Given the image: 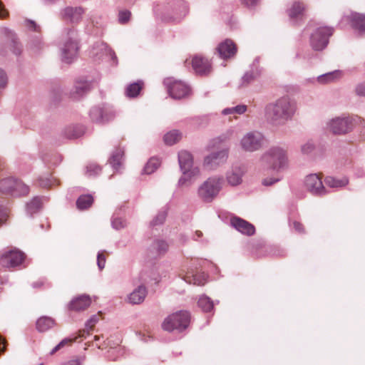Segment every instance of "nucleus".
Here are the masks:
<instances>
[{"label":"nucleus","mask_w":365,"mask_h":365,"mask_svg":"<svg viewBox=\"0 0 365 365\" xmlns=\"http://www.w3.org/2000/svg\"><path fill=\"white\" fill-rule=\"evenodd\" d=\"M181 138V133L177 130H173L167 133L164 135V141L167 145H172L180 140Z\"/></svg>","instance_id":"58836bf2"},{"label":"nucleus","mask_w":365,"mask_h":365,"mask_svg":"<svg viewBox=\"0 0 365 365\" xmlns=\"http://www.w3.org/2000/svg\"><path fill=\"white\" fill-rule=\"evenodd\" d=\"M293 227L294 230L299 233H304V229L302 223L297 221L293 222Z\"/></svg>","instance_id":"4d7b16f0"},{"label":"nucleus","mask_w":365,"mask_h":365,"mask_svg":"<svg viewBox=\"0 0 365 365\" xmlns=\"http://www.w3.org/2000/svg\"><path fill=\"white\" fill-rule=\"evenodd\" d=\"M304 7L303 4L300 2H294L292 7L288 10V14L290 19H294L299 16Z\"/></svg>","instance_id":"a19ab883"},{"label":"nucleus","mask_w":365,"mask_h":365,"mask_svg":"<svg viewBox=\"0 0 365 365\" xmlns=\"http://www.w3.org/2000/svg\"><path fill=\"white\" fill-rule=\"evenodd\" d=\"M247 107L245 105H237L233 107L234 114H243L247 111Z\"/></svg>","instance_id":"603ef678"},{"label":"nucleus","mask_w":365,"mask_h":365,"mask_svg":"<svg viewBox=\"0 0 365 365\" xmlns=\"http://www.w3.org/2000/svg\"><path fill=\"white\" fill-rule=\"evenodd\" d=\"M91 304L89 295L82 294L73 299L69 304V309L73 311H82L87 309Z\"/></svg>","instance_id":"393cba45"},{"label":"nucleus","mask_w":365,"mask_h":365,"mask_svg":"<svg viewBox=\"0 0 365 365\" xmlns=\"http://www.w3.org/2000/svg\"><path fill=\"white\" fill-rule=\"evenodd\" d=\"M26 26L28 27L29 29H30L31 31H39V29H40L39 26H38L34 21L26 20Z\"/></svg>","instance_id":"864d4df0"},{"label":"nucleus","mask_w":365,"mask_h":365,"mask_svg":"<svg viewBox=\"0 0 365 365\" xmlns=\"http://www.w3.org/2000/svg\"><path fill=\"white\" fill-rule=\"evenodd\" d=\"M63 35L61 58L63 62L70 63L76 58L79 48L77 34L73 29H66Z\"/></svg>","instance_id":"20e7f679"},{"label":"nucleus","mask_w":365,"mask_h":365,"mask_svg":"<svg viewBox=\"0 0 365 365\" xmlns=\"http://www.w3.org/2000/svg\"><path fill=\"white\" fill-rule=\"evenodd\" d=\"M24 259V254L18 250H11L4 252L0 257V264L4 267H14Z\"/></svg>","instance_id":"f3484780"},{"label":"nucleus","mask_w":365,"mask_h":365,"mask_svg":"<svg viewBox=\"0 0 365 365\" xmlns=\"http://www.w3.org/2000/svg\"><path fill=\"white\" fill-rule=\"evenodd\" d=\"M188 12L187 3L183 0H167L163 19L166 21L178 22L182 20Z\"/></svg>","instance_id":"423d86ee"},{"label":"nucleus","mask_w":365,"mask_h":365,"mask_svg":"<svg viewBox=\"0 0 365 365\" xmlns=\"http://www.w3.org/2000/svg\"><path fill=\"white\" fill-rule=\"evenodd\" d=\"M183 279L188 284H193L198 286L204 285L207 280V274L205 273L185 276Z\"/></svg>","instance_id":"72a5a7b5"},{"label":"nucleus","mask_w":365,"mask_h":365,"mask_svg":"<svg viewBox=\"0 0 365 365\" xmlns=\"http://www.w3.org/2000/svg\"><path fill=\"white\" fill-rule=\"evenodd\" d=\"M197 303L198 306L202 309L203 312H208L212 311L213 309V302L210 298L205 295L201 296Z\"/></svg>","instance_id":"ea45409f"},{"label":"nucleus","mask_w":365,"mask_h":365,"mask_svg":"<svg viewBox=\"0 0 365 365\" xmlns=\"http://www.w3.org/2000/svg\"><path fill=\"white\" fill-rule=\"evenodd\" d=\"M143 83L142 81H138L128 85L125 91L126 96L128 98H135L138 96L143 88Z\"/></svg>","instance_id":"c9c22d12"},{"label":"nucleus","mask_w":365,"mask_h":365,"mask_svg":"<svg viewBox=\"0 0 365 365\" xmlns=\"http://www.w3.org/2000/svg\"><path fill=\"white\" fill-rule=\"evenodd\" d=\"M2 32L9 38L6 43V46L9 47L14 55L19 56L22 51V46L15 38L13 32L7 28L2 29Z\"/></svg>","instance_id":"bb28decb"},{"label":"nucleus","mask_w":365,"mask_h":365,"mask_svg":"<svg viewBox=\"0 0 365 365\" xmlns=\"http://www.w3.org/2000/svg\"><path fill=\"white\" fill-rule=\"evenodd\" d=\"M262 167L267 170L281 171L287 168V152L282 148L273 146L267 150L260 158Z\"/></svg>","instance_id":"f03ea898"},{"label":"nucleus","mask_w":365,"mask_h":365,"mask_svg":"<svg viewBox=\"0 0 365 365\" xmlns=\"http://www.w3.org/2000/svg\"><path fill=\"white\" fill-rule=\"evenodd\" d=\"M258 63V58H255L250 67V69L246 71L241 78L240 87H247L260 76L262 70L259 67Z\"/></svg>","instance_id":"aec40b11"},{"label":"nucleus","mask_w":365,"mask_h":365,"mask_svg":"<svg viewBox=\"0 0 365 365\" xmlns=\"http://www.w3.org/2000/svg\"><path fill=\"white\" fill-rule=\"evenodd\" d=\"M224 178L213 175L205 180L197 189V196L204 202H211L222 188Z\"/></svg>","instance_id":"7ed1b4c3"},{"label":"nucleus","mask_w":365,"mask_h":365,"mask_svg":"<svg viewBox=\"0 0 365 365\" xmlns=\"http://www.w3.org/2000/svg\"><path fill=\"white\" fill-rule=\"evenodd\" d=\"M324 183L330 188L339 189L348 185L349 180L346 177L338 178L333 176H327L324 179Z\"/></svg>","instance_id":"c85d7f7f"},{"label":"nucleus","mask_w":365,"mask_h":365,"mask_svg":"<svg viewBox=\"0 0 365 365\" xmlns=\"http://www.w3.org/2000/svg\"><path fill=\"white\" fill-rule=\"evenodd\" d=\"M84 13L85 9L81 6H67L61 11L60 15L62 19L77 24L81 21Z\"/></svg>","instance_id":"a211bd4d"},{"label":"nucleus","mask_w":365,"mask_h":365,"mask_svg":"<svg viewBox=\"0 0 365 365\" xmlns=\"http://www.w3.org/2000/svg\"><path fill=\"white\" fill-rule=\"evenodd\" d=\"M7 217V212L5 209L0 207V224L3 223Z\"/></svg>","instance_id":"680f3d73"},{"label":"nucleus","mask_w":365,"mask_h":365,"mask_svg":"<svg viewBox=\"0 0 365 365\" xmlns=\"http://www.w3.org/2000/svg\"><path fill=\"white\" fill-rule=\"evenodd\" d=\"M334 28L323 26L317 28L310 36V45L315 51H322L328 43L329 38L333 34Z\"/></svg>","instance_id":"9d476101"},{"label":"nucleus","mask_w":365,"mask_h":365,"mask_svg":"<svg viewBox=\"0 0 365 365\" xmlns=\"http://www.w3.org/2000/svg\"><path fill=\"white\" fill-rule=\"evenodd\" d=\"M168 242L162 239H155L148 247V252L153 257H158L164 255L168 250Z\"/></svg>","instance_id":"4be33fe9"},{"label":"nucleus","mask_w":365,"mask_h":365,"mask_svg":"<svg viewBox=\"0 0 365 365\" xmlns=\"http://www.w3.org/2000/svg\"><path fill=\"white\" fill-rule=\"evenodd\" d=\"M305 187L312 195L324 196L329 192L317 174L307 175L304 181Z\"/></svg>","instance_id":"4468645a"},{"label":"nucleus","mask_w":365,"mask_h":365,"mask_svg":"<svg viewBox=\"0 0 365 365\" xmlns=\"http://www.w3.org/2000/svg\"><path fill=\"white\" fill-rule=\"evenodd\" d=\"M147 294L146 287L140 285L128 295V302L132 304H139L144 301Z\"/></svg>","instance_id":"cd10ccee"},{"label":"nucleus","mask_w":365,"mask_h":365,"mask_svg":"<svg viewBox=\"0 0 365 365\" xmlns=\"http://www.w3.org/2000/svg\"><path fill=\"white\" fill-rule=\"evenodd\" d=\"M230 225L242 235L252 236L255 233V226L240 217H232L230 218Z\"/></svg>","instance_id":"6ab92c4d"},{"label":"nucleus","mask_w":365,"mask_h":365,"mask_svg":"<svg viewBox=\"0 0 365 365\" xmlns=\"http://www.w3.org/2000/svg\"><path fill=\"white\" fill-rule=\"evenodd\" d=\"M7 83V76L5 72L0 68V88H4Z\"/></svg>","instance_id":"5fc2aeb1"},{"label":"nucleus","mask_w":365,"mask_h":365,"mask_svg":"<svg viewBox=\"0 0 365 365\" xmlns=\"http://www.w3.org/2000/svg\"><path fill=\"white\" fill-rule=\"evenodd\" d=\"M328 128L334 134L342 135L348 133L354 128L353 119L349 116L332 118L328 123Z\"/></svg>","instance_id":"f8f14e48"},{"label":"nucleus","mask_w":365,"mask_h":365,"mask_svg":"<svg viewBox=\"0 0 365 365\" xmlns=\"http://www.w3.org/2000/svg\"><path fill=\"white\" fill-rule=\"evenodd\" d=\"M131 13L128 10L121 11L118 14V21L120 24H126L130 18Z\"/></svg>","instance_id":"49530a36"},{"label":"nucleus","mask_w":365,"mask_h":365,"mask_svg":"<svg viewBox=\"0 0 365 365\" xmlns=\"http://www.w3.org/2000/svg\"><path fill=\"white\" fill-rule=\"evenodd\" d=\"M242 1L249 7H254L257 5L259 0H242Z\"/></svg>","instance_id":"052dcab7"},{"label":"nucleus","mask_w":365,"mask_h":365,"mask_svg":"<svg viewBox=\"0 0 365 365\" xmlns=\"http://www.w3.org/2000/svg\"><path fill=\"white\" fill-rule=\"evenodd\" d=\"M97 264L100 270H102L105 267L106 257L101 252L98 253Z\"/></svg>","instance_id":"8fccbe9b"},{"label":"nucleus","mask_w":365,"mask_h":365,"mask_svg":"<svg viewBox=\"0 0 365 365\" xmlns=\"http://www.w3.org/2000/svg\"><path fill=\"white\" fill-rule=\"evenodd\" d=\"M202 235V233L201 231H196L195 232V236H194V239L197 240L198 238H200Z\"/></svg>","instance_id":"774afa93"},{"label":"nucleus","mask_w":365,"mask_h":365,"mask_svg":"<svg viewBox=\"0 0 365 365\" xmlns=\"http://www.w3.org/2000/svg\"><path fill=\"white\" fill-rule=\"evenodd\" d=\"M101 171V168L96 163H89L86 166V174L92 177L98 175Z\"/></svg>","instance_id":"a18cd8bd"},{"label":"nucleus","mask_w":365,"mask_h":365,"mask_svg":"<svg viewBox=\"0 0 365 365\" xmlns=\"http://www.w3.org/2000/svg\"><path fill=\"white\" fill-rule=\"evenodd\" d=\"M348 21L354 33L359 36L365 35V14L351 12L343 17L342 21Z\"/></svg>","instance_id":"dca6fc26"},{"label":"nucleus","mask_w":365,"mask_h":365,"mask_svg":"<svg viewBox=\"0 0 365 365\" xmlns=\"http://www.w3.org/2000/svg\"><path fill=\"white\" fill-rule=\"evenodd\" d=\"M98 317L97 315H93L91 318L87 320L86 322V327L87 329H91L98 322Z\"/></svg>","instance_id":"3c124183"},{"label":"nucleus","mask_w":365,"mask_h":365,"mask_svg":"<svg viewBox=\"0 0 365 365\" xmlns=\"http://www.w3.org/2000/svg\"><path fill=\"white\" fill-rule=\"evenodd\" d=\"M341 76V72L339 70H335L319 76L317 81L321 84H326L334 82V81L340 78Z\"/></svg>","instance_id":"c756f323"},{"label":"nucleus","mask_w":365,"mask_h":365,"mask_svg":"<svg viewBox=\"0 0 365 365\" xmlns=\"http://www.w3.org/2000/svg\"><path fill=\"white\" fill-rule=\"evenodd\" d=\"M164 84L171 98L181 99L187 96L190 92L188 86L180 81H175L171 78L164 80Z\"/></svg>","instance_id":"9b49d317"},{"label":"nucleus","mask_w":365,"mask_h":365,"mask_svg":"<svg viewBox=\"0 0 365 365\" xmlns=\"http://www.w3.org/2000/svg\"><path fill=\"white\" fill-rule=\"evenodd\" d=\"M243 175L244 170L242 167L234 166L226 174L227 181L232 186L238 185L242 181Z\"/></svg>","instance_id":"a878e982"},{"label":"nucleus","mask_w":365,"mask_h":365,"mask_svg":"<svg viewBox=\"0 0 365 365\" xmlns=\"http://www.w3.org/2000/svg\"><path fill=\"white\" fill-rule=\"evenodd\" d=\"M81 362L79 359L70 360L62 365H81Z\"/></svg>","instance_id":"0e129e2a"},{"label":"nucleus","mask_w":365,"mask_h":365,"mask_svg":"<svg viewBox=\"0 0 365 365\" xmlns=\"http://www.w3.org/2000/svg\"><path fill=\"white\" fill-rule=\"evenodd\" d=\"M6 343L4 339L0 335V354L5 350Z\"/></svg>","instance_id":"69168bd1"},{"label":"nucleus","mask_w":365,"mask_h":365,"mask_svg":"<svg viewBox=\"0 0 365 365\" xmlns=\"http://www.w3.org/2000/svg\"><path fill=\"white\" fill-rule=\"evenodd\" d=\"M297 109L296 101L289 96H285L265 106L264 117L271 125L283 126L292 120Z\"/></svg>","instance_id":"f257e3e1"},{"label":"nucleus","mask_w":365,"mask_h":365,"mask_svg":"<svg viewBox=\"0 0 365 365\" xmlns=\"http://www.w3.org/2000/svg\"><path fill=\"white\" fill-rule=\"evenodd\" d=\"M278 181H279V179H277V178H266V179L263 180L262 184L264 186H269V185L274 184L275 182H277Z\"/></svg>","instance_id":"13d9d810"},{"label":"nucleus","mask_w":365,"mask_h":365,"mask_svg":"<svg viewBox=\"0 0 365 365\" xmlns=\"http://www.w3.org/2000/svg\"><path fill=\"white\" fill-rule=\"evenodd\" d=\"M89 56L94 61L110 59L115 66L118 64V59L115 52L103 41H97L92 46L89 51Z\"/></svg>","instance_id":"1a4fd4ad"},{"label":"nucleus","mask_w":365,"mask_h":365,"mask_svg":"<svg viewBox=\"0 0 365 365\" xmlns=\"http://www.w3.org/2000/svg\"><path fill=\"white\" fill-rule=\"evenodd\" d=\"M64 135L67 138L73 139L76 138L79 136V134L72 128H68L65 130Z\"/></svg>","instance_id":"09e8293b"},{"label":"nucleus","mask_w":365,"mask_h":365,"mask_svg":"<svg viewBox=\"0 0 365 365\" xmlns=\"http://www.w3.org/2000/svg\"><path fill=\"white\" fill-rule=\"evenodd\" d=\"M160 164V162L159 159H158L156 158H151L148 161L146 165H145L143 170V173L147 174V175L152 174L158 169Z\"/></svg>","instance_id":"4c0bfd02"},{"label":"nucleus","mask_w":365,"mask_h":365,"mask_svg":"<svg viewBox=\"0 0 365 365\" xmlns=\"http://www.w3.org/2000/svg\"><path fill=\"white\" fill-rule=\"evenodd\" d=\"M316 148L315 144L312 140H308L301 145V153L304 155H312Z\"/></svg>","instance_id":"79ce46f5"},{"label":"nucleus","mask_w":365,"mask_h":365,"mask_svg":"<svg viewBox=\"0 0 365 365\" xmlns=\"http://www.w3.org/2000/svg\"><path fill=\"white\" fill-rule=\"evenodd\" d=\"M167 217V211L165 210H162L159 211L157 215L154 217V219L151 221V226H156L162 225Z\"/></svg>","instance_id":"37998d69"},{"label":"nucleus","mask_w":365,"mask_h":365,"mask_svg":"<svg viewBox=\"0 0 365 365\" xmlns=\"http://www.w3.org/2000/svg\"><path fill=\"white\" fill-rule=\"evenodd\" d=\"M192 66L195 72L198 75H207L211 71V65L207 58L195 56L192 60Z\"/></svg>","instance_id":"b1692460"},{"label":"nucleus","mask_w":365,"mask_h":365,"mask_svg":"<svg viewBox=\"0 0 365 365\" xmlns=\"http://www.w3.org/2000/svg\"><path fill=\"white\" fill-rule=\"evenodd\" d=\"M72 342L71 339L66 338L63 339L61 341H60L51 351V354H53L57 351H58L61 347L64 346L65 345Z\"/></svg>","instance_id":"de8ad7c7"},{"label":"nucleus","mask_w":365,"mask_h":365,"mask_svg":"<svg viewBox=\"0 0 365 365\" xmlns=\"http://www.w3.org/2000/svg\"><path fill=\"white\" fill-rule=\"evenodd\" d=\"M178 163L183 175L178 180L180 186L183 185L188 179L200 175V169L197 166L194 165L193 158L190 153L186 150L180 151L178 153Z\"/></svg>","instance_id":"39448f33"},{"label":"nucleus","mask_w":365,"mask_h":365,"mask_svg":"<svg viewBox=\"0 0 365 365\" xmlns=\"http://www.w3.org/2000/svg\"><path fill=\"white\" fill-rule=\"evenodd\" d=\"M8 16V11L5 9L2 2L0 1V18L3 19Z\"/></svg>","instance_id":"e2e57ef3"},{"label":"nucleus","mask_w":365,"mask_h":365,"mask_svg":"<svg viewBox=\"0 0 365 365\" xmlns=\"http://www.w3.org/2000/svg\"><path fill=\"white\" fill-rule=\"evenodd\" d=\"M38 182L40 187L43 188H51L58 184V181L54 177L50 175L41 176Z\"/></svg>","instance_id":"f704fd0d"},{"label":"nucleus","mask_w":365,"mask_h":365,"mask_svg":"<svg viewBox=\"0 0 365 365\" xmlns=\"http://www.w3.org/2000/svg\"><path fill=\"white\" fill-rule=\"evenodd\" d=\"M42 206V198L36 196L26 205V210L28 215L32 216L34 214L38 212Z\"/></svg>","instance_id":"2f4dec72"},{"label":"nucleus","mask_w":365,"mask_h":365,"mask_svg":"<svg viewBox=\"0 0 365 365\" xmlns=\"http://www.w3.org/2000/svg\"><path fill=\"white\" fill-rule=\"evenodd\" d=\"M356 93L358 96H365V82L359 83L356 86Z\"/></svg>","instance_id":"6e6d98bb"},{"label":"nucleus","mask_w":365,"mask_h":365,"mask_svg":"<svg viewBox=\"0 0 365 365\" xmlns=\"http://www.w3.org/2000/svg\"><path fill=\"white\" fill-rule=\"evenodd\" d=\"M111 226L113 229L119 230L126 227V222L121 217L113 215L111 219Z\"/></svg>","instance_id":"c03bdc74"},{"label":"nucleus","mask_w":365,"mask_h":365,"mask_svg":"<svg viewBox=\"0 0 365 365\" xmlns=\"http://www.w3.org/2000/svg\"><path fill=\"white\" fill-rule=\"evenodd\" d=\"M265 142L264 135L259 131L252 130L246 133L240 141L242 150L253 153L261 149Z\"/></svg>","instance_id":"6e6552de"},{"label":"nucleus","mask_w":365,"mask_h":365,"mask_svg":"<svg viewBox=\"0 0 365 365\" xmlns=\"http://www.w3.org/2000/svg\"><path fill=\"white\" fill-rule=\"evenodd\" d=\"M228 154L229 150L227 148L212 152L205 157L203 165L209 170H214L227 161Z\"/></svg>","instance_id":"ddd939ff"},{"label":"nucleus","mask_w":365,"mask_h":365,"mask_svg":"<svg viewBox=\"0 0 365 365\" xmlns=\"http://www.w3.org/2000/svg\"><path fill=\"white\" fill-rule=\"evenodd\" d=\"M222 113L223 115L234 114L233 107H232V108H227L223 109L222 111Z\"/></svg>","instance_id":"338daca9"},{"label":"nucleus","mask_w":365,"mask_h":365,"mask_svg":"<svg viewBox=\"0 0 365 365\" xmlns=\"http://www.w3.org/2000/svg\"><path fill=\"white\" fill-rule=\"evenodd\" d=\"M89 116L93 122L105 123L113 118L115 112L108 106H95L91 109Z\"/></svg>","instance_id":"2eb2a0df"},{"label":"nucleus","mask_w":365,"mask_h":365,"mask_svg":"<svg viewBox=\"0 0 365 365\" xmlns=\"http://www.w3.org/2000/svg\"><path fill=\"white\" fill-rule=\"evenodd\" d=\"M93 202V199L91 195H83L78 198L76 206L79 210H85L89 207Z\"/></svg>","instance_id":"e433bc0d"},{"label":"nucleus","mask_w":365,"mask_h":365,"mask_svg":"<svg viewBox=\"0 0 365 365\" xmlns=\"http://www.w3.org/2000/svg\"><path fill=\"white\" fill-rule=\"evenodd\" d=\"M190 316L186 311H180L168 316L163 322L162 327L168 331L178 330L182 331L185 329L190 323Z\"/></svg>","instance_id":"0eeeda50"},{"label":"nucleus","mask_w":365,"mask_h":365,"mask_svg":"<svg viewBox=\"0 0 365 365\" xmlns=\"http://www.w3.org/2000/svg\"><path fill=\"white\" fill-rule=\"evenodd\" d=\"M43 45L41 41H37L36 44L35 43H33L31 48L33 49L34 53H38L41 49H42Z\"/></svg>","instance_id":"bf43d9fd"},{"label":"nucleus","mask_w":365,"mask_h":365,"mask_svg":"<svg viewBox=\"0 0 365 365\" xmlns=\"http://www.w3.org/2000/svg\"><path fill=\"white\" fill-rule=\"evenodd\" d=\"M54 324V320L51 317H42L36 322V329L40 332H44L53 327Z\"/></svg>","instance_id":"473e14b6"},{"label":"nucleus","mask_w":365,"mask_h":365,"mask_svg":"<svg viewBox=\"0 0 365 365\" xmlns=\"http://www.w3.org/2000/svg\"><path fill=\"white\" fill-rule=\"evenodd\" d=\"M217 51L221 58L227 59L235 55L237 46L232 40L226 39L218 45Z\"/></svg>","instance_id":"5701e85b"},{"label":"nucleus","mask_w":365,"mask_h":365,"mask_svg":"<svg viewBox=\"0 0 365 365\" xmlns=\"http://www.w3.org/2000/svg\"><path fill=\"white\" fill-rule=\"evenodd\" d=\"M123 156L124 150L120 148H116L112 153L109 163L115 170L120 169Z\"/></svg>","instance_id":"7c9ffc66"},{"label":"nucleus","mask_w":365,"mask_h":365,"mask_svg":"<svg viewBox=\"0 0 365 365\" xmlns=\"http://www.w3.org/2000/svg\"><path fill=\"white\" fill-rule=\"evenodd\" d=\"M91 89V81L87 80L77 81L70 92V96L73 100H79L87 94Z\"/></svg>","instance_id":"412c9836"}]
</instances>
